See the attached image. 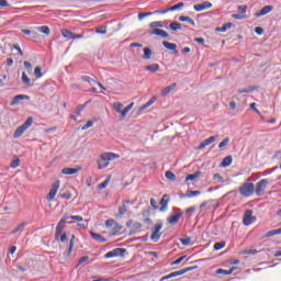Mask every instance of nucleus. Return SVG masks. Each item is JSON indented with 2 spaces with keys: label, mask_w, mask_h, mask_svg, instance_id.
<instances>
[{
  "label": "nucleus",
  "mask_w": 281,
  "mask_h": 281,
  "mask_svg": "<svg viewBox=\"0 0 281 281\" xmlns=\"http://www.w3.org/2000/svg\"><path fill=\"white\" fill-rule=\"evenodd\" d=\"M120 232H122V225H120V224L116 222V225L112 226V233H113V234H120Z\"/></svg>",
  "instance_id": "de8ad7c7"
},
{
  "label": "nucleus",
  "mask_w": 281,
  "mask_h": 281,
  "mask_svg": "<svg viewBox=\"0 0 281 281\" xmlns=\"http://www.w3.org/2000/svg\"><path fill=\"white\" fill-rule=\"evenodd\" d=\"M109 183H111V176H108L106 179L98 186L99 190H104Z\"/></svg>",
  "instance_id": "f704fd0d"
},
{
  "label": "nucleus",
  "mask_w": 281,
  "mask_h": 281,
  "mask_svg": "<svg viewBox=\"0 0 281 281\" xmlns=\"http://www.w3.org/2000/svg\"><path fill=\"white\" fill-rule=\"evenodd\" d=\"M34 76H35V78H43V72L41 71V67H35V69H34Z\"/></svg>",
  "instance_id": "3c124183"
},
{
  "label": "nucleus",
  "mask_w": 281,
  "mask_h": 281,
  "mask_svg": "<svg viewBox=\"0 0 281 281\" xmlns=\"http://www.w3.org/2000/svg\"><path fill=\"white\" fill-rule=\"evenodd\" d=\"M59 189H60V180H57L50 187V190L46 196L47 201L49 202L54 201V199H56V194H58Z\"/></svg>",
  "instance_id": "423d86ee"
},
{
  "label": "nucleus",
  "mask_w": 281,
  "mask_h": 281,
  "mask_svg": "<svg viewBox=\"0 0 281 281\" xmlns=\"http://www.w3.org/2000/svg\"><path fill=\"white\" fill-rule=\"evenodd\" d=\"M61 32V36H64V38H67L68 41H74L75 36H74V32L67 30V29H61L60 30Z\"/></svg>",
  "instance_id": "a211bd4d"
},
{
  "label": "nucleus",
  "mask_w": 281,
  "mask_h": 281,
  "mask_svg": "<svg viewBox=\"0 0 281 281\" xmlns=\"http://www.w3.org/2000/svg\"><path fill=\"white\" fill-rule=\"evenodd\" d=\"M229 144V137H226L223 139V142L220 143L218 148H225Z\"/></svg>",
  "instance_id": "13d9d810"
},
{
  "label": "nucleus",
  "mask_w": 281,
  "mask_h": 281,
  "mask_svg": "<svg viewBox=\"0 0 281 281\" xmlns=\"http://www.w3.org/2000/svg\"><path fill=\"white\" fill-rule=\"evenodd\" d=\"M168 195L167 194H165L164 196H162V199H161V201H160V205H161V207H160V212H166V209L168 207Z\"/></svg>",
  "instance_id": "c85d7f7f"
},
{
  "label": "nucleus",
  "mask_w": 281,
  "mask_h": 281,
  "mask_svg": "<svg viewBox=\"0 0 281 281\" xmlns=\"http://www.w3.org/2000/svg\"><path fill=\"white\" fill-rule=\"evenodd\" d=\"M90 235L93 240H97V243H106V238L102 237V235L98 233L90 232Z\"/></svg>",
  "instance_id": "393cba45"
},
{
  "label": "nucleus",
  "mask_w": 281,
  "mask_h": 281,
  "mask_svg": "<svg viewBox=\"0 0 281 281\" xmlns=\"http://www.w3.org/2000/svg\"><path fill=\"white\" fill-rule=\"evenodd\" d=\"M243 221L246 227H249V225H252V223H256V216H254V211L247 210L244 214Z\"/></svg>",
  "instance_id": "6e6552de"
},
{
  "label": "nucleus",
  "mask_w": 281,
  "mask_h": 281,
  "mask_svg": "<svg viewBox=\"0 0 281 281\" xmlns=\"http://www.w3.org/2000/svg\"><path fill=\"white\" fill-rule=\"evenodd\" d=\"M232 23H226L221 27H216V32H227V30H232Z\"/></svg>",
  "instance_id": "58836bf2"
},
{
  "label": "nucleus",
  "mask_w": 281,
  "mask_h": 281,
  "mask_svg": "<svg viewBox=\"0 0 281 281\" xmlns=\"http://www.w3.org/2000/svg\"><path fill=\"white\" fill-rule=\"evenodd\" d=\"M145 71H150L151 74L159 71V64H151V65L145 66Z\"/></svg>",
  "instance_id": "bb28decb"
},
{
  "label": "nucleus",
  "mask_w": 281,
  "mask_h": 281,
  "mask_svg": "<svg viewBox=\"0 0 281 281\" xmlns=\"http://www.w3.org/2000/svg\"><path fill=\"white\" fill-rule=\"evenodd\" d=\"M156 101L157 97H151L148 102L142 105L140 111L148 109V106H153V104H155Z\"/></svg>",
  "instance_id": "c756f323"
},
{
  "label": "nucleus",
  "mask_w": 281,
  "mask_h": 281,
  "mask_svg": "<svg viewBox=\"0 0 281 281\" xmlns=\"http://www.w3.org/2000/svg\"><path fill=\"white\" fill-rule=\"evenodd\" d=\"M21 100H30V95H26V94L15 95L11 101L10 106H16L18 104H20Z\"/></svg>",
  "instance_id": "4468645a"
},
{
  "label": "nucleus",
  "mask_w": 281,
  "mask_h": 281,
  "mask_svg": "<svg viewBox=\"0 0 281 281\" xmlns=\"http://www.w3.org/2000/svg\"><path fill=\"white\" fill-rule=\"evenodd\" d=\"M67 218L69 217H64L58 222L55 231V240H60V243L67 240V233H63L65 225H67Z\"/></svg>",
  "instance_id": "f03ea898"
},
{
  "label": "nucleus",
  "mask_w": 281,
  "mask_h": 281,
  "mask_svg": "<svg viewBox=\"0 0 281 281\" xmlns=\"http://www.w3.org/2000/svg\"><path fill=\"white\" fill-rule=\"evenodd\" d=\"M201 194V191H192V190H188L187 193L184 195H180L181 199H192L194 196H199Z\"/></svg>",
  "instance_id": "412c9836"
},
{
  "label": "nucleus",
  "mask_w": 281,
  "mask_h": 281,
  "mask_svg": "<svg viewBox=\"0 0 281 281\" xmlns=\"http://www.w3.org/2000/svg\"><path fill=\"white\" fill-rule=\"evenodd\" d=\"M74 240H76V235H72L70 238L67 256H71V252L74 251Z\"/></svg>",
  "instance_id": "72a5a7b5"
},
{
  "label": "nucleus",
  "mask_w": 281,
  "mask_h": 281,
  "mask_svg": "<svg viewBox=\"0 0 281 281\" xmlns=\"http://www.w3.org/2000/svg\"><path fill=\"white\" fill-rule=\"evenodd\" d=\"M153 14H155V12L139 13L138 19H139V21H142L143 19H145V16H153Z\"/></svg>",
  "instance_id": "5fc2aeb1"
},
{
  "label": "nucleus",
  "mask_w": 281,
  "mask_h": 281,
  "mask_svg": "<svg viewBox=\"0 0 281 281\" xmlns=\"http://www.w3.org/2000/svg\"><path fill=\"white\" fill-rule=\"evenodd\" d=\"M150 36H161V38H168L169 34L168 32H166L165 30H160V29H153L149 32Z\"/></svg>",
  "instance_id": "ddd939ff"
},
{
  "label": "nucleus",
  "mask_w": 281,
  "mask_h": 281,
  "mask_svg": "<svg viewBox=\"0 0 281 281\" xmlns=\"http://www.w3.org/2000/svg\"><path fill=\"white\" fill-rule=\"evenodd\" d=\"M164 228V224H157L154 227V231L151 233L150 239L153 240V243H158L159 238H161V229Z\"/></svg>",
  "instance_id": "9d476101"
},
{
  "label": "nucleus",
  "mask_w": 281,
  "mask_h": 281,
  "mask_svg": "<svg viewBox=\"0 0 281 281\" xmlns=\"http://www.w3.org/2000/svg\"><path fill=\"white\" fill-rule=\"evenodd\" d=\"M81 80H83V82H88L90 85H95V82H98L95 79L91 78L90 76H82Z\"/></svg>",
  "instance_id": "79ce46f5"
},
{
  "label": "nucleus",
  "mask_w": 281,
  "mask_h": 281,
  "mask_svg": "<svg viewBox=\"0 0 281 281\" xmlns=\"http://www.w3.org/2000/svg\"><path fill=\"white\" fill-rule=\"evenodd\" d=\"M59 196H60L61 199H67V200H69V199H71V193H69V192L63 193V194H59Z\"/></svg>",
  "instance_id": "774afa93"
},
{
  "label": "nucleus",
  "mask_w": 281,
  "mask_h": 281,
  "mask_svg": "<svg viewBox=\"0 0 281 281\" xmlns=\"http://www.w3.org/2000/svg\"><path fill=\"white\" fill-rule=\"evenodd\" d=\"M254 190H256L254 183L246 182L239 188V194H241V196H251V194H254Z\"/></svg>",
  "instance_id": "39448f33"
},
{
  "label": "nucleus",
  "mask_w": 281,
  "mask_h": 281,
  "mask_svg": "<svg viewBox=\"0 0 281 281\" xmlns=\"http://www.w3.org/2000/svg\"><path fill=\"white\" fill-rule=\"evenodd\" d=\"M126 254L125 248H115L104 255V258H117V256H124Z\"/></svg>",
  "instance_id": "9b49d317"
},
{
  "label": "nucleus",
  "mask_w": 281,
  "mask_h": 281,
  "mask_svg": "<svg viewBox=\"0 0 281 281\" xmlns=\"http://www.w3.org/2000/svg\"><path fill=\"white\" fill-rule=\"evenodd\" d=\"M22 82L26 87H34V85L32 83V80L30 79V77H27V74L25 72H22Z\"/></svg>",
  "instance_id": "cd10ccee"
},
{
  "label": "nucleus",
  "mask_w": 281,
  "mask_h": 281,
  "mask_svg": "<svg viewBox=\"0 0 281 281\" xmlns=\"http://www.w3.org/2000/svg\"><path fill=\"white\" fill-rule=\"evenodd\" d=\"M237 12L239 13V14H246V12H247V5H239L238 8H237Z\"/></svg>",
  "instance_id": "4d7b16f0"
},
{
  "label": "nucleus",
  "mask_w": 281,
  "mask_h": 281,
  "mask_svg": "<svg viewBox=\"0 0 281 281\" xmlns=\"http://www.w3.org/2000/svg\"><path fill=\"white\" fill-rule=\"evenodd\" d=\"M178 276H179L178 271H175V272H171V273H169V274L162 277V278L160 279V281L170 280V278H178Z\"/></svg>",
  "instance_id": "a18cd8bd"
},
{
  "label": "nucleus",
  "mask_w": 281,
  "mask_h": 281,
  "mask_svg": "<svg viewBox=\"0 0 281 281\" xmlns=\"http://www.w3.org/2000/svg\"><path fill=\"white\" fill-rule=\"evenodd\" d=\"M251 91H254V88H244L237 90V93H251Z\"/></svg>",
  "instance_id": "052dcab7"
},
{
  "label": "nucleus",
  "mask_w": 281,
  "mask_h": 281,
  "mask_svg": "<svg viewBox=\"0 0 281 281\" xmlns=\"http://www.w3.org/2000/svg\"><path fill=\"white\" fill-rule=\"evenodd\" d=\"M70 221H78V223H82L83 218L80 215H71Z\"/></svg>",
  "instance_id": "680f3d73"
},
{
  "label": "nucleus",
  "mask_w": 281,
  "mask_h": 281,
  "mask_svg": "<svg viewBox=\"0 0 281 281\" xmlns=\"http://www.w3.org/2000/svg\"><path fill=\"white\" fill-rule=\"evenodd\" d=\"M150 56H153V50L148 47L144 48V60H150Z\"/></svg>",
  "instance_id": "c9c22d12"
},
{
  "label": "nucleus",
  "mask_w": 281,
  "mask_h": 281,
  "mask_svg": "<svg viewBox=\"0 0 281 281\" xmlns=\"http://www.w3.org/2000/svg\"><path fill=\"white\" fill-rule=\"evenodd\" d=\"M213 180L215 183H225V178H223V176H221V173H214L213 175Z\"/></svg>",
  "instance_id": "473e14b6"
},
{
  "label": "nucleus",
  "mask_w": 281,
  "mask_h": 281,
  "mask_svg": "<svg viewBox=\"0 0 281 281\" xmlns=\"http://www.w3.org/2000/svg\"><path fill=\"white\" fill-rule=\"evenodd\" d=\"M225 247V241H218L214 244V250L215 251H221Z\"/></svg>",
  "instance_id": "49530a36"
},
{
  "label": "nucleus",
  "mask_w": 281,
  "mask_h": 281,
  "mask_svg": "<svg viewBox=\"0 0 281 281\" xmlns=\"http://www.w3.org/2000/svg\"><path fill=\"white\" fill-rule=\"evenodd\" d=\"M126 203H131V201H125L122 205L119 206V216L122 218L126 212H128V207L126 206Z\"/></svg>",
  "instance_id": "6ab92c4d"
},
{
  "label": "nucleus",
  "mask_w": 281,
  "mask_h": 281,
  "mask_svg": "<svg viewBox=\"0 0 281 281\" xmlns=\"http://www.w3.org/2000/svg\"><path fill=\"white\" fill-rule=\"evenodd\" d=\"M278 234H281V227H280V228H277V229L269 231V232L266 234V237H267V238H271V236H278Z\"/></svg>",
  "instance_id": "e433bc0d"
},
{
  "label": "nucleus",
  "mask_w": 281,
  "mask_h": 281,
  "mask_svg": "<svg viewBox=\"0 0 281 281\" xmlns=\"http://www.w3.org/2000/svg\"><path fill=\"white\" fill-rule=\"evenodd\" d=\"M24 67L27 74H32V64L30 61H24Z\"/></svg>",
  "instance_id": "e2e57ef3"
},
{
  "label": "nucleus",
  "mask_w": 281,
  "mask_h": 281,
  "mask_svg": "<svg viewBox=\"0 0 281 281\" xmlns=\"http://www.w3.org/2000/svg\"><path fill=\"white\" fill-rule=\"evenodd\" d=\"M133 106H135L134 102L130 103L126 108H124V104H122L121 102L113 103L114 111H116V113H120L122 117L128 115V111H131Z\"/></svg>",
  "instance_id": "7ed1b4c3"
},
{
  "label": "nucleus",
  "mask_w": 281,
  "mask_h": 281,
  "mask_svg": "<svg viewBox=\"0 0 281 281\" xmlns=\"http://www.w3.org/2000/svg\"><path fill=\"white\" fill-rule=\"evenodd\" d=\"M33 122L34 120L32 117L26 119V121L15 130L13 134L14 139H19V137H21L25 133V131H27V128L32 126Z\"/></svg>",
  "instance_id": "20e7f679"
},
{
  "label": "nucleus",
  "mask_w": 281,
  "mask_h": 281,
  "mask_svg": "<svg viewBox=\"0 0 281 281\" xmlns=\"http://www.w3.org/2000/svg\"><path fill=\"white\" fill-rule=\"evenodd\" d=\"M169 29L172 30L173 32H177L178 30H181V23L172 22V23L169 25Z\"/></svg>",
  "instance_id": "c03bdc74"
},
{
  "label": "nucleus",
  "mask_w": 281,
  "mask_h": 281,
  "mask_svg": "<svg viewBox=\"0 0 281 281\" xmlns=\"http://www.w3.org/2000/svg\"><path fill=\"white\" fill-rule=\"evenodd\" d=\"M25 227H27V223H21L15 229L11 232V234H21Z\"/></svg>",
  "instance_id": "2f4dec72"
},
{
  "label": "nucleus",
  "mask_w": 281,
  "mask_h": 281,
  "mask_svg": "<svg viewBox=\"0 0 281 281\" xmlns=\"http://www.w3.org/2000/svg\"><path fill=\"white\" fill-rule=\"evenodd\" d=\"M234 269L235 268H232L231 270H224V269H218L217 271H216V273H218V274H223V276H232V273H234Z\"/></svg>",
  "instance_id": "37998d69"
},
{
  "label": "nucleus",
  "mask_w": 281,
  "mask_h": 281,
  "mask_svg": "<svg viewBox=\"0 0 281 281\" xmlns=\"http://www.w3.org/2000/svg\"><path fill=\"white\" fill-rule=\"evenodd\" d=\"M201 177V171H195L192 175L187 176L186 181H196Z\"/></svg>",
  "instance_id": "7c9ffc66"
},
{
  "label": "nucleus",
  "mask_w": 281,
  "mask_h": 281,
  "mask_svg": "<svg viewBox=\"0 0 281 281\" xmlns=\"http://www.w3.org/2000/svg\"><path fill=\"white\" fill-rule=\"evenodd\" d=\"M210 8H212V2L210 1L193 5V10H195V12H203V10H210Z\"/></svg>",
  "instance_id": "f8f14e48"
},
{
  "label": "nucleus",
  "mask_w": 281,
  "mask_h": 281,
  "mask_svg": "<svg viewBox=\"0 0 281 281\" xmlns=\"http://www.w3.org/2000/svg\"><path fill=\"white\" fill-rule=\"evenodd\" d=\"M80 170H82V167L79 168H69L66 167L61 170L63 175H78V172H80Z\"/></svg>",
  "instance_id": "f3484780"
},
{
  "label": "nucleus",
  "mask_w": 281,
  "mask_h": 281,
  "mask_svg": "<svg viewBox=\"0 0 281 281\" xmlns=\"http://www.w3.org/2000/svg\"><path fill=\"white\" fill-rule=\"evenodd\" d=\"M93 126V121H88L83 126L82 131H87V128H91Z\"/></svg>",
  "instance_id": "338daca9"
},
{
  "label": "nucleus",
  "mask_w": 281,
  "mask_h": 281,
  "mask_svg": "<svg viewBox=\"0 0 281 281\" xmlns=\"http://www.w3.org/2000/svg\"><path fill=\"white\" fill-rule=\"evenodd\" d=\"M176 87H177V83H172L171 86L164 88L160 91V94L165 98V95H168V93H170L171 91H175Z\"/></svg>",
  "instance_id": "b1692460"
},
{
  "label": "nucleus",
  "mask_w": 281,
  "mask_h": 281,
  "mask_svg": "<svg viewBox=\"0 0 281 281\" xmlns=\"http://www.w3.org/2000/svg\"><path fill=\"white\" fill-rule=\"evenodd\" d=\"M38 32H42V34H46V36H49L50 34V30L49 26L44 25V26H40L37 27Z\"/></svg>",
  "instance_id": "ea45409f"
},
{
  "label": "nucleus",
  "mask_w": 281,
  "mask_h": 281,
  "mask_svg": "<svg viewBox=\"0 0 281 281\" xmlns=\"http://www.w3.org/2000/svg\"><path fill=\"white\" fill-rule=\"evenodd\" d=\"M11 168H19V166H21V159L15 158L11 161Z\"/></svg>",
  "instance_id": "603ef678"
},
{
  "label": "nucleus",
  "mask_w": 281,
  "mask_h": 281,
  "mask_svg": "<svg viewBox=\"0 0 281 281\" xmlns=\"http://www.w3.org/2000/svg\"><path fill=\"white\" fill-rule=\"evenodd\" d=\"M165 177L169 181H177V176L172 171H166Z\"/></svg>",
  "instance_id": "a19ab883"
},
{
  "label": "nucleus",
  "mask_w": 281,
  "mask_h": 281,
  "mask_svg": "<svg viewBox=\"0 0 281 281\" xmlns=\"http://www.w3.org/2000/svg\"><path fill=\"white\" fill-rule=\"evenodd\" d=\"M236 21H243V19H246L247 16L245 14L235 13L232 15Z\"/></svg>",
  "instance_id": "6e6d98bb"
},
{
  "label": "nucleus",
  "mask_w": 281,
  "mask_h": 281,
  "mask_svg": "<svg viewBox=\"0 0 281 281\" xmlns=\"http://www.w3.org/2000/svg\"><path fill=\"white\" fill-rule=\"evenodd\" d=\"M188 271H194V267H188L182 270H179L178 276H184V273H188Z\"/></svg>",
  "instance_id": "8fccbe9b"
},
{
  "label": "nucleus",
  "mask_w": 281,
  "mask_h": 281,
  "mask_svg": "<svg viewBox=\"0 0 281 281\" xmlns=\"http://www.w3.org/2000/svg\"><path fill=\"white\" fill-rule=\"evenodd\" d=\"M179 21H181V23H189V25H192V27L196 25V23L190 16L181 15L179 16Z\"/></svg>",
  "instance_id": "5701e85b"
},
{
  "label": "nucleus",
  "mask_w": 281,
  "mask_h": 281,
  "mask_svg": "<svg viewBox=\"0 0 281 281\" xmlns=\"http://www.w3.org/2000/svg\"><path fill=\"white\" fill-rule=\"evenodd\" d=\"M97 34H106V26H100L95 30Z\"/></svg>",
  "instance_id": "0e129e2a"
},
{
  "label": "nucleus",
  "mask_w": 281,
  "mask_h": 281,
  "mask_svg": "<svg viewBox=\"0 0 281 281\" xmlns=\"http://www.w3.org/2000/svg\"><path fill=\"white\" fill-rule=\"evenodd\" d=\"M115 159H120V155L115 153L101 154L97 161L99 170H104V168H108L109 164H111V161H115Z\"/></svg>",
  "instance_id": "f257e3e1"
},
{
  "label": "nucleus",
  "mask_w": 281,
  "mask_h": 281,
  "mask_svg": "<svg viewBox=\"0 0 281 281\" xmlns=\"http://www.w3.org/2000/svg\"><path fill=\"white\" fill-rule=\"evenodd\" d=\"M116 223L117 222H115V220L110 218V220L105 221V227L112 228V227H114L116 225Z\"/></svg>",
  "instance_id": "09e8293b"
},
{
  "label": "nucleus",
  "mask_w": 281,
  "mask_h": 281,
  "mask_svg": "<svg viewBox=\"0 0 281 281\" xmlns=\"http://www.w3.org/2000/svg\"><path fill=\"white\" fill-rule=\"evenodd\" d=\"M162 45L166 49H169V52H175L177 54V44L170 42H162Z\"/></svg>",
  "instance_id": "a878e982"
},
{
  "label": "nucleus",
  "mask_w": 281,
  "mask_h": 281,
  "mask_svg": "<svg viewBox=\"0 0 281 281\" xmlns=\"http://www.w3.org/2000/svg\"><path fill=\"white\" fill-rule=\"evenodd\" d=\"M85 262H89V256L81 257L77 263V267H80V265H85Z\"/></svg>",
  "instance_id": "864d4df0"
},
{
  "label": "nucleus",
  "mask_w": 281,
  "mask_h": 281,
  "mask_svg": "<svg viewBox=\"0 0 281 281\" xmlns=\"http://www.w3.org/2000/svg\"><path fill=\"white\" fill-rule=\"evenodd\" d=\"M269 12H273V5L263 7L259 12L255 13V16L258 19L260 16H265L266 14H269Z\"/></svg>",
  "instance_id": "2eb2a0df"
},
{
  "label": "nucleus",
  "mask_w": 281,
  "mask_h": 281,
  "mask_svg": "<svg viewBox=\"0 0 281 281\" xmlns=\"http://www.w3.org/2000/svg\"><path fill=\"white\" fill-rule=\"evenodd\" d=\"M267 186H269V180L262 179L256 184L255 192L257 196H262L265 194V190H267Z\"/></svg>",
  "instance_id": "0eeeda50"
},
{
  "label": "nucleus",
  "mask_w": 281,
  "mask_h": 281,
  "mask_svg": "<svg viewBox=\"0 0 281 281\" xmlns=\"http://www.w3.org/2000/svg\"><path fill=\"white\" fill-rule=\"evenodd\" d=\"M183 5H186L183 2H179V3H177L170 8H167L165 10H156V11H154V14H166L168 12H175L177 10H182Z\"/></svg>",
  "instance_id": "1a4fd4ad"
},
{
  "label": "nucleus",
  "mask_w": 281,
  "mask_h": 281,
  "mask_svg": "<svg viewBox=\"0 0 281 281\" xmlns=\"http://www.w3.org/2000/svg\"><path fill=\"white\" fill-rule=\"evenodd\" d=\"M179 218H181V213L169 216L167 221L170 225H177L179 223Z\"/></svg>",
  "instance_id": "aec40b11"
},
{
  "label": "nucleus",
  "mask_w": 281,
  "mask_h": 281,
  "mask_svg": "<svg viewBox=\"0 0 281 281\" xmlns=\"http://www.w3.org/2000/svg\"><path fill=\"white\" fill-rule=\"evenodd\" d=\"M180 243H181V245L188 246V245H190V243H192V238H190V237L182 238V239H180Z\"/></svg>",
  "instance_id": "bf43d9fd"
},
{
  "label": "nucleus",
  "mask_w": 281,
  "mask_h": 281,
  "mask_svg": "<svg viewBox=\"0 0 281 281\" xmlns=\"http://www.w3.org/2000/svg\"><path fill=\"white\" fill-rule=\"evenodd\" d=\"M183 260H186V256H182L180 258H178L177 260H175L173 262H171L172 266L175 265H181V262H183Z\"/></svg>",
  "instance_id": "69168bd1"
},
{
  "label": "nucleus",
  "mask_w": 281,
  "mask_h": 281,
  "mask_svg": "<svg viewBox=\"0 0 281 281\" xmlns=\"http://www.w3.org/2000/svg\"><path fill=\"white\" fill-rule=\"evenodd\" d=\"M149 27H153L154 30H159L158 27H164V22L161 21H155L149 23Z\"/></svg>",
  "instance_id": "4c0bfd02"
},
{
  "label": "nucleus",
  "mask_w": 281,
  "mask_h": 281,
  "mask_svg": "<svg viewBox=\"0 0 281 281\" xmlns=\"http://www.w3.org/2000/svg\"><path fill=\"white\" fill-rule=\"evenodd\" d=\"M232 161H234V159L232 158V156H226L222 162H221V168H228V166H232Z\"/></svg>",
  "instance_id": "4be33fe9"
},
{
  "label": "nucleus",
  "mask_w": 281,
  "mask_h": 281,
  "mask_svg": "<svg viewBox=\"0 0 281 281\" xmlns=\"http://www.w3.org/2000/svg\"><path fill=\"white\" fill-rule=\"evenodd\" d=\"M216 142V136H211L206 139H204L199 146H198V150H203V148H205V146H210V144H214Z\"/></svg>",
  "instance_id": "dca6fc26"
}]
</instances>
